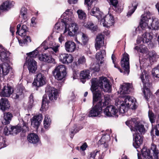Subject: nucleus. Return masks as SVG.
<instances>
[{"label": "nucleus", "mask_w": 159, "mask_h": 159, "mask_svg": "<svg viewBox=\"0 0 159 159\" xmlns=\"http://www.w3.org/2000/svg\"><path fill=\"white\" fill-rule=\"evenodd\" d=\"M134 98L129 95H121L115 101L116 106L120 105L119 108V112L123 114L127 111L129 107L132 106L131 109H135V101Z\"/></svg>", "instance_id": "nucleus-1"}, {"label": "nucleus", "mask_w": 159, "mask_h": 159, "mask_svg": "<svg viewBox=\"0 0 159 159\" xmlns=\"http://www.w3.org/2000/svg\"><path fill=\"white\" fill-rule=\"evenodd\" d=\"M139 25L142 29H144L150 24L154 30L159 29V20L157 18L153 17L149 11H147L141 16Z\"/></svg>", "instance_id": "nucleus-2"}, {"label": "nucleus", "mask_w": 159, "mask_h": 159, "mask_svg": "<svg viewBox=\"0 0 159 159\" xmlns=\"http://www.w3.org/2000/svg\"><path fill=\"white\" fill-rule=\"evenodd\" d=\"M96 80L95 78H93L91 80L92 85L90 89L93 94V103L94 105L95 103L98 101V103L100 102V105H102L103 93L101 90L96 85Z\"/></svg>", "instance_id": "nucleus-3"}, {"label": "nucleus", "mask_w": 159, "mask_h": 159, "mask_svg": "<svg viewBox=\"0 0 159 159\" xmlns=\"http://www.w3.org/2000/svg\"><path fill=\"white\" fill-rule=\"evenodd\" d=\"M96 85L101 91L110 93L111 90V87L109 82L106 77H101L99 79L96 78Z\"/></svg>", "instance_id": "nucleus-4"}, {"label": "nucleus", "mask_w": 159, "mask_h": 159, "mask_svg": "<svg viewBox=\"0 0 159 159\" xmlns=\"http://www.w3.org/2000/svg\"><path fill=\"white\" fill-rule=\"evenodd\" d=\"M56 79L61 80L65 78L66 75V69L65 66L61 65L57 66L52 71Z\"/></svg>", "instance_id": "nucleus-5"}, {"label": "nucleus", "mask_w": 159, "mask_h": 159, "mask_svg": "<svg viewBox=\"0 0 159 159\" xmlns=\"http://www.w3.org/2000/svg\"><path fill=\"white\" fill-rule=\"evenodd\" d=\"M121 66L124 70V74L128 75L129 72V56L125 53L123 56L121 61Z\"/></svg>", "instance_id": "nucleus-6"}, {"label": "nucleus", "mask_w": 159, "mask_h": 159, "mask_svg": "<svg viewBox=\"0 0 159 159\" xmlns=\"http://www.w3.org/2000/svg\"><path fill=\"white\" fill-rule=\"evenodd\" d=\"M62 20V22L64 23L66 26L64 33H66L68 31V34L70 36L74 35L79 29L78 26L77 24L75 23H72L69 26L68 28H67V24L66 22H65L64 20Z\"/></svg>", "instance_id": "nucleus-7"}, {"label": "nucleus", "mask_w": 159, "mask_h": 159, "mask_svg": "<svg viewBox=\"0 0 159 159\" xmlns=\"http://www.w3.org/2000/svg\"><path fill=\"white\" fill-rule=\"evenodd\" d=\"M102 105H100V102L92 107L89 112V116L91 117H95L98 116L102 111Z\"/></svg>", "instance_id": "nucleus-8"}, {"label": "nucleus", "mask_w": 159, "mask_h": 159, "mask_svg": "<svg viewBox=\"0 0 159 159\" xmlns=\"http://www.w3.org/2000/svg\"><path fill=\"white\" fill-rule=\"evenodd\" d=\"M45 91L48 93L49 99L51 101L56 100L58 97L57 90L51 86H48L46 89Z\"/></svg>", "instance_id": "nucleus-9"}, {"label": "nucleus", "mask_w": 159, "mask_h": 159, "mask_svg": "<svg viewBox=\"0 0 159 159\" xmlns=\"http://www.w3.org/2000/svg\"><path fill=\"white\" fill-rule=\"evenodd\" d=\"M149 75L145 71H144L142 72V74L140 76V78H141L143 83V84L144 86H145V88L143 90V92L144 96L146 99L148 98V97L146 95V91H145V86H148L149 85Z\"/></svg>", "instance_id": "nucleus-10"}, {"label": "nucleus", "mask_w": 159, "mask_h": 159, "mask_svg": "<svg viewBox=\"0 0 159 159\" xmlns=\"http://www.w3.org/2000/svg\"><path fill=\"white\" fill-rule=\"evenodd\" d=\"M36 78L34 79L33 84L37 87L43 86L45 84V77L43 74L39 73L36 75Z\"/></svg>", "instance_id": "nucleus-11"}, {"label": "nucleus", "mask_w": 159, "mask_h": 159, "mask_svg": "<svg viewBox=\"0 0 159 159\" xmlns=\"http://www.w3.org/2000/svg\"><path fill=\"white\" fill-rule=\"evenodd\" d=\"M11 134H16L20 132L21 130L23 132H25L28 130L29 128L27 126L26 123H24V125L22 128L20 126L16 125L12 126L11 125Z\"/></svg>", "instance_id": "nucleus-12"}, {"label": "nucleus", "mask_w": 159, "mask_h": 159, "mask_svg": "<svg viewBox=\"0 0 159 159\" xmlns=\"http://www.w3.org/2000/svg\"><path fill=\"white\" fill-rule=\"evenodd\" d=\"M10 53L6 51L3 46L0 44V59L2 62H6L9 61Z\"/></svg>", "instance_id": "nucleus-13"}, {"label": "nucleus", "mask_w": 159, "mask_h": 159, "mask_svg": "<svg viewBox=\"0 0 159 159\" xmlns=\"http://www.w3.org/2000/svg\"><path fill=\"white\" fill-rule=\"evenodd\" d=\"M118 111V110L114 106L110 105L107 107L104 110V113L107 116L111 117L116 115Z\"/></svg>", "instance_id": "nucleus-14"}, {"label": "nucleus", "mask_w": 159, "mask_h": 159, "mask_svg": "<svg viewBox=\"0 0 159 159\" xmlns=\"http://www.w3.org/2000/svg\"><path fill=\"white\" fill-rule=\"evenodd\" d=\"M43 119L42 115L40 114L34 116L31 119V125L32 126L37 129L40 125Z\"/></svg>", "instance_id": "nucleus-15"}, {"label": "nucleus", "mask_w": 159, "mask_h": 159, "mask_svg": "<svg viewBox=\"0 0 159 159\" xmlns=\"http://www.w3.org/2000/svg\"><path fill=\"white\" fill-rule=\"evenodd\" d=\"M28 68L30 74H34L37 70V63L34 59L30 58L28 60Z\"/></svg>", "instance_id": "nucleus-16"}, {"label": "nucleus", "mask_w": 159, "mask_h": 159, "mask_svg": "<svg viewBox=\"0 0 159 159\" xmlns=\"http://www.w3.org/2000/svg\"><path fill=\"white\" fill-rule=\"evenodd\" d=\"M133 136L134 141L133 143V145L136 148H139L142 144L143 139L140 134L139 133H135V134H133Z\"/></svg>", "instance_id": "nucleus-17"}, {"label": "nucleus", "mask_w": 159, "mask_h": 159, "mask_svg": "<svg viewBox=\"0 0 159 159\" xmlns=\"http://www.w3.org/2000/svg\"><path fill=\"white\" fill-rule=\"evenodd\" d=\"M59 59L60 61L63 63L69 64L72 62L73 57L70 54H62L60 55Z\"/></svg>", "instance_id": "nucleus-18"}, {"label": "nucleus", "mask_w": 159, "mask_h": 159, "mask_svg": "<svg viewBox=\"0 0 159 159\" xmlns=\"http://www.w3.org/2000/svg\"><path fill=\"white\" fill-rule=\"evenodd\" d=\"M103 26L109 27L113 25L114 23V17L113 15L110 14L106 15L102 20Z\"/></svg>", "instance_id": "nucleus-19"}, {"label": "nucleus", "mask_w": 159, "mask_h": 159, "mask_svg": "<svg viewBox=\"0 0 159 159\" xmlns=\"http://www.w3.org/2000/svg\"><path fill=\"white\" fill-rule=\"evenodd\" d=\"M15 2L13 1H5L0 6V10L8 11L13 7Z\"/></svg>", "instance_id": "nucleus-20"}, {"label": "nucleus", "mask_w": 159, "mask_h": 159, "mask_svg": "<svg viewBox=\"0 0 159 159\" xmlns=\"http://www.w3.org/2000/svg\"><path fill=\"white\" fill-rule=\"evenodd\" d=\"M140 151L142 152V156L143 159H149L152 158V156L151 154V151L148 149L143 148ZM138 159H142L140 157L139 153H138Z\"/></svg>", "instance_id": "nucleus-21"}, {"label": "nucleus", "mask_w": 159, "mask_h": 159, "mask_svg": "<svg viewBox=\"0 0 159 159\" xmlns=\"http://www.w3.org/2000/svg\"><path fill=\"white\" fill-rule=\"evenodd\" d=\"M39 59L41 61L48 63H55V60L49 55L48 54H42L39 57Z\"/></svg>", "instance_id": "nucleus-22"}, {"label": "nucleus", "mask_w": 159, "mask_h": 159, "mask_svg": "<svg viewBox=\"0 0 159 159\" xmlns=\"http://www.w3.org/2000/svg\"><path fill=\"white\" fill-rule=\"evenodd\" d=\"M76 45L72 40H68L65 43V48L66 51L69 52L75 51Z\"/></svg>", "instance_id": "nucleus-23"}, {"label": "nucleus", "mask_w": 159, "mask_h": 159, "mask_svg": "<svg viewBox=\"0 0 159 159\" xmlns=\"http://www.w3.org/2000/svg\"><path fill=\"white\" fill-rule=\"evenodd\" d=\"M1 68L2 70V72L0 70V76L1 75H6L9 72L11 67L7 62H4L1 66Z\"/></svg>", "instance_id": "nucleus-24"}, {"label": "nucleus", "mask_w": 159, "mask_h": 159, "mask_svg": "<svg viewBox=\"0 0 159 159\" xmlns=\"http://www.w3.org/2000/svg\"><path fill=\"white\" fill-rule=\"evenodd\" d=\"M7 99L6 98H2L0 100V108L3 111L8 109L10 107Z\"/></svg>", "instance_id": "nucleus-25"}, {"label": "nucleus", "mask_w": 159, "mask_h": 159, "mask_svg": "<svg viewBox=\"0 0 159 159\" xmlns=\"http://www.w3.org/2000/svg\"><path fill=\"white\" fill-rule=\"evenodd\" d=\"M137 119V118H132L130 120H129L125 122L126 124L129 126L131 130L133 131L136 127L138 124V122Z\"/></svg>", "instance_id": "nucleus-26"}, {"label": "nucleus", "mask_w": 159, "mask_h": 159, "mask_svg": "<svg viewBox=\"0 0 159 159\" xmlns=\"http://www.w3.org/2000/svg\"><path fill=\"white\" fill-rule=\"evenodd\" d=\"M131 84L129 83H124L121 85L119 91L121 94H129L130 92L129 89Z\"/></svg>", "instance_id": "nucleus-27"}, {"label": "nucleus", "mask_w": 159, "mask_h": 159, "mask_svg": "<svg viewBox=\"0 0 159 159\" xmlns=\"http://www.w3.org/2000/svg\"><path fill=\"white\" fill-rule=\"evenodd\" d=\"M12 117V114L10 112L4 113L3 119L2 120V124L5 125L9 124Z\"/></svg>", "instance_id": "nucleus-28"}, {"label": "nucleus", "mask_w": 159, "mask_h": 159, "mask_svg": "<svg viewBox=\"0 0 159 159\" xmlns=\"http://www.w3.org/2000/svg\"><path fill=\"white\" fill-rule=\"evenodd\" d=\"M11 87L8 85L5 86L3 88L1 95L4 97H8L12 94Z\"/></svg>", "instance_id": "nucleus-29"}, {"label": "nucleus", "mask_w": 159, "mask_h": 159, "mask_svg": "<svg viewBox=\"0 0 159 159\" xmlns=\"http://www.w3.org/2000/svg\"><path fill=\"white\" fill-rule=\"evenodd\" d=\"M83 26L86 29L90 30L92 32L96 31L98 29L97 26L94 25L92 21H89L84 23Z\"/></svg>", "instance_id": "nucleus-30"}, {"label": "nucleus", "mask_w": 159, "mask_h": 159, "mask_svg": "<svg viewBox=\"0 0 159 159\" xmlns=\"http://www.w3.org/2000/svg\"><path fill=\"white\" fill-rule=\"evenodd\" d=\"M28 139L29 142L33 144L37 143L39 141L38 135L34 133H31L29 134Z\"/></svg>", "instance_id": "nucleus-31"}, {"label": "nucleus", "mask_w": 159, "mask_h": 159, "mask_svg": "<svg viewBox=\"0 0 159 159\" xmlns=\"http://www.w3.org/2000/svg\"><path fill=\"white\" fill-rule=\"evenodd\" d=\"M151 150L152 152L154 159H158L159 157V147L152 143Z\"/></svg>", "instance_id": "nucleus-32"}, {"label": "nucleus", "mask_w": 159, "mask_h": 159, "mask_svg": "<svg viewBox=\"0 0 159 159\" xmlns=\"http://www.w3.org/2000/svg\"><path fill=\"white\" fill-rule=\"evenodd\" d=\"M153 37V34L151 33L145 32L143 34L138 35L137 40H152Z\"/></svg>", "instance_id": "nucleus-33"}, {"label": "nucleus", "mask_w": 159, "mask_h": 159, "mask_svg": "<svg viewBox=\"0 0 159 159\" xmlns=\"http://www.w3.org/2000/svg\"><path fill=\"white\" fill-rule=\"evenodd\" d=\"M90 72L89 70H84L81 71L80 73V76L81 82L84 83L86 79H89L90 78Z\"/></svg>", "instance_id": "nucleus-34"}, {"label": "nucleus", "mask_w": 159, "mask_h": 159, "mask_svg": "<svg viewBox=\"0 0 159 159\" xmlns=\"http://www.w3.org/2000/svg\"><path fill=\"white\" fill-rule=\"evenodd\" d=\"M138 5V3L134 2L132 4V7L130 6L129 7V11L127 14V16L128 17L130 16L131 15L134 13L135 10L136 9Z\"/></svg>", "instance_id": "nucleus-35"}, {"label": "nucleus", "mask_w": 159, "mask_h": 159, "mask_svg": "<svg viewBox=\"0 0 159 159\" xmlns=\"http://www.w3.org/2000/svg\"><path fill=\"white\" fill-rule=\"evenodd\" d=\"M106 55V52L105 50H102L100 52L97 53L96 56V58L97 60L100 61V64H102V59L104 58V56Z\"/></svg>", "instance_id": "nucleus-36"}, {"label": "nucleus", "mask_w": 159, "mask_h": 159, "mask_svg": "<svg viewBox=\"0 0 159 159\" xmlns=\"http://www.w3.org/2000/svg\"><path fill=\"white\" fill-rule=\"evenodd\" d=\"M143 43L147 44L149 48H151L154 46V44L153 43L152 40H137V44L140 45L139 46H142Z\"/></svg>", "instance_id": "nucleus-37"}, {"label": "nucleus", "mask_w": 159, "mask_h": 159, "mask_svg": "<svg viewBox=\"0 0 159 159\" xmlns=\"http://www.w3.org/2000/svg\"><path fill=\"white\" fill-rule=\"evenodd\" d=\"M134 130L133 131H134L135 133L138 132L139 131L141 134H144L145 132V129L144 125L139 123L138 124Z\"/></svg>", "instance_id": "nucleus-38"}, {"label": "nucleus", "mask_w": 159, "mask_h": 159, "mask_svg": "<svg viewBox=\"0 0 159 159\" xmlns=\"http://www.w3.org/2000/svg\"><path fill=\"white\" fill-rule=\"evenodd\" d=\"M58 46H57L53 47H44V48L45 50H47L50 54H51L53 53V51L55 52H57L58 51Z\"/></svg>", "instance_id": "nucleus-39"}, {"label": "nucleus", "mask_w": 159, "mask_h": 159, "mask_svg": "<svg viewBox=\"0 0 159 159\" xmlns=\"http://www.w3.org/2000/svg\"><path fill=\"white\" fill-rule=\"evenodd\" d=\"M149 55L150 60L152 61H156V59L158 57L157 55L154 51L149 52Z\"/></svg>", "instance_id": "nucleus-40"}, {"label": "nucleus", "mask_w": 159, "mask_h": 159, "mask_svg": "<svg viewBox=\"0 0 159 159\" xmlns=\"http://www.w3.org/2000/svg\"><path fill=\"white\" fill-rule=\"evenodd\" d=\"M47 98L48 96L47 95H44L43 96L42 104V108L46 109V104L48 105V104L49 103V101L47 99Z\"/></svg>", "instance_id": "nucleus-41"}, {"label": "nucleus", "mask_w": 159, "mask_h": 159, "mask_svg": "<svg viewBox=\"0 0 159 159\" xmlns=\"http://www.w3.org/2000/svg\"><path fill=\"white\" fill-rule=\"evenodd\" d=\"M51 122V120L50 118L48 117V116H45L43 123L45 129H48L49 127Z\"/></svg>", "instance_id": "nucleus-42"}, {"label": "nucleus", "mask_w": 159, "mask_h": 159, "mask_svg": "<svg viewBox=\"0 0 159 159\" xmlns=\"http://www.w3.org/2000/svg\"><path fill=\"white\" fill-rule=\"evenodd\" d=\"M134 49L138 51L139 50V51L143 53H147L148 52V49L146 47H142V46H136Z\"/></svg>", "instance_id": "nucleus-43"}, {"label": "nucleus", "mask_w": 159, "mask_h": 159, "mask_svg": "<svg viewBox=\"0 0 159 159\" xmlns=\"http://www.w3.org/2000/svg\"><path fill=\"white\" fill-rule=\"evenodd\" d=\"M79 18L80 20H84L86 17V14L82 10H78L77 11Z\"/></svg>", "instance_id": "nucleus-44"}, {"label": "nucleus", "mask_w": 159, "mask_h": 159, "mask_svg": "<svg viewBox=\"0 0 159 159\" xmlns=\"http://www.w3.org/2000/svg\"><path fill=\"white\" fill-rule=\"evenodd\" d=\"M152 73L153 76L159 78V65L153 69Z\"/></svg>", "instance_id": "nucleus-45"}, {"label": "nucleus", "mask_w": 159, "mask_h": 159, "mask_svg": "<svg viewBox=\"0 0 159 159\" xmlns=\"http://www.w3.org/2000/svg\"><path fill=\"white\" fill-rule=\"evenodd\" d=\"M104 40H96L95 44V47L96 49H100L101 47L104 45Z\"/></svg>", "instance_id": "nucleus-46"}, {"label": "nucleus", "mask_w": 159, "mask_h": 159, "mask_svg": "<svg viewBox=\"0 0 159 159\" xmlns=\"http://www.w3.org/2000/svg\"><path fill=\"white\" fill-rule=\"evenodd\" d=\"M100 152V150H95L90 152L88 156V159H95V158L97 153Z\"/></svg>", "instance_id": "nucleus-47"}, {"label": "nucleus", "mask_w": 159, "mask_h": 159, "mask_svg": "<svg viewBox=\"0 0 159 159\" xmlns=\"http://www.w3.org/2000/svg\"><path fill=\"white\" fill-rule=\"evenodd\" d=\"M11 129V125H8L7 126L5 127L3 133L5 135H8L11 134V130L10 129Z\"/></svg>", "instance_id": "nucleus-48"}, {"label": "nucleus", "mask_w": 159, "mask_h": 159, "mask_svg": "<svg viewBox=\"0 0 159 159\" xmlns=\"http://www.w3.org/2000/svg\"><path fill=\"white\" fill-rule=\"evenodd\" d=\"M38 51L37 49L34 50V51L27 53V55L30 56V57H35L38 54Z\"/></svg>", "instance_id": "nucleus-49"}, {"label": "nucleus", "mask_w": 159, "mask_h": 159, "mask_svg": "<svg viewBox=\"0 0 159 159\" xmlns=\"http://www.w3.org/2000/svg\"><path fill=\"white\" fill-rule=\"evenodd\" d=\"M104 102H103V105L102 106V107L103 106H106L108 104V101L110 99V96L109 95L106 94L104 95Z\"/></svg>", "instance_id": "nucleus-50"}, {"label": "nucleus", "mask_w": 159, "mask_h": 159, "mask_svg": "<svg viewBox=\"0 0 159 159\" xmlns=\"http://www.w3.org/2000/svg\"><path fill=\"white\" fill-rule=\"evenodd\" d=\"M154 130H155L156 135L157 136H159V124H158L156 125L155 129H153L151 130V134H152Z\"/></svg>", "instance_id": "nucleus-51"}, {"label": "nucleus", "mask_w": 159, "mask_h": 159, "mask_svg": "<svg viewBox=\"0 0 159 159\" xmlns=\"http://www.w3.org/2000/svg\"><path fill=\"white\" fill-rule=\"evenodd\" d=\"M123 9V8L122 7L119 5H117L115 7H114L113 8L114 11L118 13H120L122 11Z\"/></svg>", "instance_id": "nucleus-52"}, {"label": "nucleus", "mask_w": 159, "mask_h": 159, "mask_svg": "<svg viewBox=\"0 0 159 159\" xmlns=\"http://www.w3.org/2000/svg\"><path fill=\"white\" fill-rule=\"evenodd\" d=\"M76 128V126L75 125H74L73 127V129H71L70 130L71 133V134H70V137L71 138H73L74 134L76 133L78 131L77 130V129L76 130H75Z\"/></svg>", "instance_id": "nucleus-53"}, {"label": "nucleus", "mask_w": 159, "mask_h": 159, "mask_svg": "<svg viewBox=\"0 0 159 159\" xmlns=\"http://www.w3.org/2000/svg\"><path fill=\"white\" fill-rule=\"evenodd\" d=\"M148 116L150 120L151 123H153L154 122V114L151 112L149 111Z\"/></svg>", "instance_id": "nucleus-54"}, {"label": "nucleus", "mask_w": 159, "mask_h": 159, "mask_svg": "<svg viewBox=\"0 0 159 159\" xmlns=\"http://www.w3.org/2000/svg\"><path fill=\"white\" fill-rule=\"evenodd\" d=\"M77 62L79 64H84L86 62V59L85 57L84 56L80 57L79 58Z\"/></svg>", "instance_id": "nucleus-55"}, {"label": "nucleus", "mask_w": 159, "mask_h": 159, "mask_svg": "<svg viewBox=\"0 0 159 159\" xmlns=\"http://www.w3.org/2000/svg\"><path fill=\"white\" fill-rule=\"evenodd\" d=\"M105 35L102 33L98 34L96 37V40H104Z\"/></svg>", "instance_id": "nucleus-56"}, {"label": "nucleus", "mask_w": 159, "mask_h": 159, "mask_svg": "<svg viewBox=\"0 0 159 159\" xmlns=\"http://www.w3.org/2000/svg\"><path fill=\"white\" fill-rule=\"evenodd\" d=\"M117 0H110V4L115 7L118 4Z\"/></svg>", "instance_id": "nucleus-57"}, {"label": "nucleus", "mask_w": 159, "mask_h": 159, "mask_svg": "<svg viewBox=\"0 0 159 159\" xmlns=\"http://www.w3.org/2000/svg\"><path fill=\"white\" fill-rule=\"evenodd\" d=\"M60 28L59 24L58 23H56L54 26V28L53 29L54 31L56 32H58V30Z\"/></svg>", "instance_id": "nucleus-58"}, {"label": "nucleus", "mask_w": 159, "mask_h": 159, "mask_svg": "<svg viewBox=\"0 0 159 159\" xmlns=\"http://www.w3.org/2000/svg\"><path fill=\"white\" fill-rule=\"evenodd\" d=\"M20 13L21 16H22L23 15L27 13V9L25 7H22L20 11Z\"/></svg>", "instance_id": "nucleus-59"}, {"label": "nucleus", "mask_w": 159, "mask_h": 159, "mask_svg": "<svg viewBox=\"0 0 159 159\" xmlns=\"http://www.w3.org/2000/svg\"><path fill=\"white\" fill-rule=\"evenodd\" d=\"M19 44L21 46H23L24 45L27 44L28 40H18Z\"/></svg>", "instance_id": "nucleus-60"}, {"label": "nucleus", "mask_w": 159, "mask_h": 159, "mask_svg": "<svg viewBox=\"0 0 159 159\" xmlns=\"http://www.w3.org/2000/svg\"><path fill=\"white\" fill-rule=\"evenodd\" d=\"M97 9L99 10V8L95 7H94L91 10V15L94 16L96 12V10Z\"/></svg>", "instance_id": "nucleus-61"}, {"label": "nucleus", "mask_w": 159, "mask_h": 159, "mask_svg": "<svg viewBox=\"0 0 159 159\" xmlns=\"http://www.w3.org/2000/svg\"><path fill=\"white\" fill-rule=\"evenodd\" d=\"M34 102L33 97L32 94H31L29 97V100L28 102H29V103H30L31 104L33 105Z\"/></svg>", "instance_id": "nucleus-62"}, {"label": "nucleus", "mask_w": 159, "mask_h": 159, "mask_svg": "<svg viewBox=\"0 0 159 159\" xmlns=\"http://www.w3.org/2000/svg\"><path fill=\"white\" fill-rule=\"evenodd\" d=\"M81 39L83 40H88V37L87 34L83 33H81Z\"/></svg>", "instance_id": "nucleus-63"}, {"label": "nucleus", "mask_w": 159, "mask_h": 159, "mask_svg": "<svg viewBox=\"0 0 159 159\" xmlns=\"http://www.w3.org/2000/svg\"><path fill=\"white\" fill-rule=\"evenodd\" d=\"M93 0H85V4H87L89 7H90L92 4Z\"/></svg>", "instance_id": "nucleus-64"}]
</instances>
